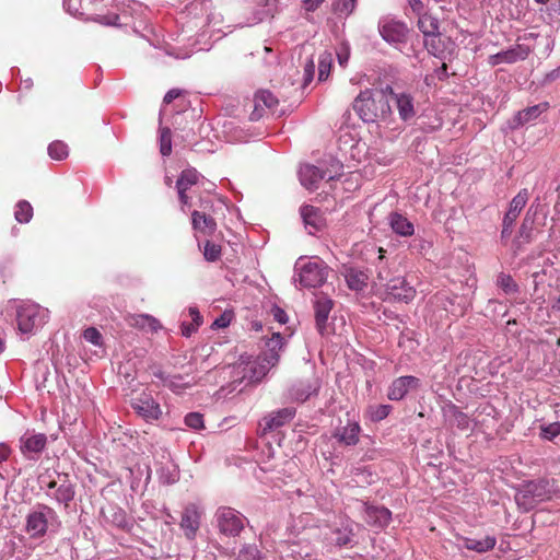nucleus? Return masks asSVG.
<instances>
[{
  "instance_id": "obj_1",
  "label": "nucleus",
  "mask_w": 560,
  "mask_h": 560,
  "mask_svg": "<svg viewBox=\"0 0 560 560\" xmlns=\"http://www.w3.org/2000/svg\"><path fill=\"white\" fill-rule=\"evenodd\" d=\"M388 93H393L389 84L361 91L353 101V110L364 122H388L393 114Z\"/></svg>"
},
{
  "instance_id": "obj_2",
  "label": "nucleus",
  "mask_w": 560,
  "mask_h": 560,
  "mask_svg": "<svg viewBox=\"0 0 560 560\" xmlns=\"http://www.w3.org/2000/svg\"><path fill=\"white\" fill-rule=\"evenodd\" d=\"M59 526L56 511L46 504H37L26 516L25 529L33 538L42 537L48 530L55 532Z\"/></svg>"
},
{
  "instance_id": "obj_3",
  "label": "nucleus",
  "mask_w": 560,
  "mask_h": 560,
  "mask_svg": "<svg viewBox=\"0 0 560 560\" xmlns=\"http://www.w3.org/2000/svg\"><path fill=\"white\" fill-rule=\"evenodd\" d=\"M551 495L552 490L548 480H530L516 491L515 502L521 510L529 512L537 504L551 499Z\"/></svg>"
},
{
  "instance_id": "obj_4",
  "label": "nucleus",
  "mask_w": 560,
  "mask_h": 560,
  "mask_svg": "<svg viewBox=\"0 0 560 560\" xmlns=\"http://www.w3.org/2000/svg\"><path fill=\"white\" fill-rule=\"evenodd\" d=\"M294 270L296 275L294 281H299L303 288L311 289L318 288L326 282L329 267L322 259L314 258L305 262L299 260Z\"/></svg>"
},
{
  "instance_id": "obj_5",
  "label": "nucleus",
  "mask_w": 560,
  "mask_h": 560,
  "mask_svg": "<svg viewBox=\"0 0 560 560\" xmlns=\"http://www.w3.org/2000/svg\"><path fill=\"white\" fill-rule=\"evenodd\" d=\"M283 347L284 340L281 334H272V336L266 341V350L253 363L252 378L259 381L268 373L271 368L276 366L280 360V352Z\"/></svg>"
},
{
  "instance_id": "obj_6",
  "label": "nucleus",
  "mask_w": 560,
  "mask_h": 560,
  "mask_svg": "<svg viewBox=\"0 0 560 560\" xmlns=\"http://www.w3.org/2000/svg\"><path fill=\"white\" fill-rule=\"evenodd\" d=\"M214 517L220 534L226 537L240 536L248 523L241 512L230 506H220Z\"/></svg>"
},
{
  "instance_id": "obj_7",
  "label": "nucleus",
  "mask_w": 560,
  "mask_h": 560,
  "mask_svg": "<svg viewBox=\"0 0 560 560\" xmlns=\"http://www.w3.org/2000/svg\"><path fill=\"white\" fill-rule=\"evenodd\" d=\"M47 319V310L32 302H22L16 308L19 330L23 334L32 332L40 327Z\"/></svg>"
},
{
  "instance_id": "obj_8",
  "label": "nucleus",
  "mask_w": 560,
  "mask_h": 560,
  "mask_svg": "<svg viewBox=\"0 0 560 560\" xmlns=\"http://www.w3.org/2000/svg\"><path fill=\"white\" fill-rule=\"evenodd\" d=\"M529 192L526 188L521 189L509 203L508 211L502 220L501 241H508L513 232L514 224L526 206Z\"/></svg>"
},
{
  "instance_id": "obj_9",
  "label": "nucleus",
  "mask_w": 560,
  "mask_h": 560,
  "mask_svg": "<svg viewBox=\"0 0 560 560\" xmlns=\"http://www.w3.org/2000/svg\"><path fill=\"white\" fill-rule=\"evenodd\" d=\"M336 171L335 174L320 170L319 167L312 164H304L299 170V178L306 189L314 190L318 187V183L322 179L332 180L337 177L338 171L342 168V165L337 163L334 165Z\"/></svg>"
},
{
  "instance_id": "obj_10",
  "label": "nucleus",
  "mask_w": 560,
  "mask_h": 560,
  "mask_svg": "<svg viewBox=\"0 0 560 560\" xmlns=\"http://www.w3.org/2000/svg\"><path fill=\"white\" fill-rule=\"evenodd\" d=\"M378 32L386 43L394 46L405 44L409 34V30L404 22L388 18L378 22Z\"/></svg>"
},
{
  "instance_id": "obj_11",
  "label": "nucleus",
  "mask_w": 560,
  "mask_h": 560,
  "mask_svg": "<svg viewBox=\"0 0 560 560\" xmlns=\"http://www.w3.org/2000/svg\"><path fill=\"white\" fill-rule=\"evenodd\" d=\"M360 504V511L365 523L374 528L383 529L392 521V512L381 505H372L369 502L355 500Z\"/></svg>"
},
{
  "instance_id": "obj_12",
  "label": "nucleus",
  "mask_w": 560,
  "mask_h": 560,
  "mask_svg": "<svg viewBox=\"0 0 560 560\" xmlns=\"http://www.w3.org/2000/svg\"><path fill=\"white\" fill-rule=\"evenodd\" d=\"M131 407L147 422L156 421L162 416L160 404L149 393H141L132 398Z\"/></svg>"
},
{
  "instance_id": "obj_13",
  "label": "nucleus",
  "mask_w": 560,
  "mask_h": 560,
  "mask_svg": "<svg viewBox=\"0 0 560 560\" xmlns=\"http://www.w3.org/2000/svg\"><path fill=\"white\" fill-rule=\"evenodd\" d=\"M532 49L525 44H515L505 50H501L497 54L490 55L487 62L491 67L499 65H513L518 61H523L528 58Z\"/></svg>"
},
{
  "instance_id": "obj_14",
  "label": "nucleus",
  "mask_w": 560,
  "mask_h": 560,
  "mask_svg": "<svg viewBox=\"0 0 560 560\" xmlns=\"http://www.w3.org/2000/svg\"><path fill=\"white\" fill-rule=\"evenodd\" d=\"M202 511L195 503L187 504L182 513L179 527L188 540H194L200 528Z\"/></svg>"
},
{
  "instance_id": "obj_15",
  "label": "nucleus",
  "mask_w": 560,
  "mask_h": 560,
  "mask_svg": "<svg viewBox=\"0 0 560 560\" xmlns=\"http://www.w3.org/2000/svg\"><path fill=\"white\" fill-rule=\"evenodd\" d=\"M20 451L31 460H36L47 444V436L44 433L25 432L19 440Z\"/></svg>"
},
{
  "instance_id": "obj_16",
  "label": "nucleus",
  "mask_w": 560,
  "mask_h": 560,
  "mask_svg": "<svg viewBox=\"0 0 560 560\" xmlns=\"http://www.w3.org/2000/svg\"><path fill=\"white\" fill-rule=\"evenodd\" d=\"M295 413L296 409L294 407H285L271 411L261 419L259 427L262 433L266 434L290 422L295 417Z\"/></svg>"
},
{
  "instance_id": "obj_17",
  "label": "nucleus",
  "mask_w": 560,
  "mask_h": 560,
  "mask_svg": "<svg viewBox=\"0 0 560 560\" xmlns=\"http://www.w3.org/2000/svg\"><path fill=\"white\" fill-rule=\"evenodd\" d=\"M387 299L408 303L416 296V290L410 285L405 278L395 277L386 283Z\"/></svg>"
},
{
  "instance_id": "obj_18",
  "label": "nucleus",
  "mask_w": 560,
  "mask_h": 560,
  "mask_svg": "<svg viewBox=\"0 0 560 560\" xmlns=\"http://www.w3.org/2000/svg\"><path fill=\"white\" fill-rule=\"evenodd\" d=\"M319 387V380L315 376L298 380L289 388V397L294 401L304 402L311 396L317 395Z\"/></svg>"
},
{
  "instance_id": "obj_19",
  "label": "nucleus",
  "mask_w": 560,
  "mask_h": 560,
  "mask_svg": "<svg viewBox=\"0 0 560 560\" xmlns=\"http://www.w3.org/2000/svg\"><path fill=\"white\" fill-rule=\"evenodd\" d=\"M421 386V381L412 375H406L395 378L388 387L387 398L389 400H401L409 390L417 389Z\"/></svg>"
},
{
  "instance_id": "obj_20",
  "label": "nucleus",
  "mask_w": 560,
  "mask_h": 560,
  "mask_svg": "<svg viewBox=\"0 0 560 560\" xmlns=\"http://www.w3.org/2000/svg\"><path fill=\"white\" fill-rule=\"evenodd\" d=\"M533 206L527 210L523 219L515 238L512 241V249L515 255L520 254L524 246L533 242L534 214H532Z\"/></svg>"
},
{
  "instance_id": "obj_21",
  "label": "nucleus",
  "mask_w": 560,
  "mask_h": 560,
  "mask_svg": "<svg viewBox=\"0 0 560 560\" xmlns=\"http://www.w3.org/2000/svg\"><path fill=\"white\" fill-rule=\"evenodd\" d=\"M390 96V101L394 102L396 109L398 112L399 118L407 122L415 118L417 112L415 106V98L410 93L405 91L396 92L393 89V93H388Z\"/></svg>"
},
{
  "instance_id": "obj_22",
  "label": "nucleus",
  "mask_w": 560,
  "mask_h": 560,
  "mask_svg": "<svg viewBox=\"0 0 560 560\" xmlns=\"http://www.w3.org/2000/svg\"><path fill=\"white\" fill-rule=\"evenodd\" d=\"M361 427L355 420H348L345 425L337 427L332 432L335 439L340 445L355 446L360 441Z\"/></svg>"
},
{
  "instance_id": "obj_23",
  "label": "nucleus",
  "mask_w": 560,
  "mask_h": 560,
  "mask_svg": "<svg viewBox=\"0 0 560 560\" xmlns=\"http://www.w3.org/2000/svg\"><path fill=\"white\" fill-rule=\"evenodd\" d=\"M334 307V301L327 295H317L314 301L315 324L317 331L323 336L327 332V322Z\"/></svg>"
},
{
  "instance_id": "obj_24",
  "label": "nucleus",
  "mask_w": 560,
  "mask_h": 560,
  "mask_svg": "<svg viewBox=\"0 0 560 560\" xmlns=\"http://www.w3.org/2000/svg\"><path fill=\"white\" fill-rule=\"evenodd\" d=\"M443 417L445 422L455 427L462 431L468 430L470 427L469 417L463 412L455 404L448 401L442 408Z\"/></svg>"
},
{
  "instance_id": "obj_25",
  "label": "nucleus",
  "mask_w": 560,
  "mask_h": 560,
  "mask_svg": "<svg viewBox=\"0 0 560 560\" xmlns=\"http://www.w3.org/2000/svg\"><path fill=\"white\" fill-rule=\"evenodd\" d=\"M278 98L268 90H260L254 96V110L250 120H258L264 116L265 109H273Z\"/></svg>"
},
{
  "instance_id": "obj_26",
  "label": "nucleus",
  "mask_w": 560,
  "mask_h": 560,
  "mask_svg": "<svg viewBox=\"0 0 560 560\" xmlns=\"http://www.w3.org/2000/svg\"><path fill=\"white\" fill-rule=\"evenodd\" d=\"M354 523L352 521L341 522L340 526L331 532V541L337 547H352L354 544Z\"/></svg>"
},
{
  "instance_id": "obj_27",
  "label": "nucleus",
  "mask_w": 560,
  "mask_h": 560,
  "mask_svg": "<svg viewBox=\"0 0 560 560\" xmlns=\"http://www.w3.org/2000/svg\"><path fill=\"white\" fill-rule=\"evenodd\" d=\"M75 495L74 485L68 480V476L65 475V480L58 485L54 491H49L48 498L55 501L59 505H63L68 509L70 503L73 501Z\"/></svg>"
},
{
  "instance_id": "obj_28",
  "label": "nucleus",
  "mask_w": 560,
  "mask_h": 560,
  "mask_svg": "<svg viewBox=\"0 0 560 560\" xmlns=\"http://www.w3.org/2000/svg\"><path fill=\"white\" fill-rule=\"evenodd\" d=\"M300 213L310 234L314 235L322 229L324 220L318 208L311 205H304L301 207Z\"/></svg>"
},
{
  "instance_id": "obj_29",
  "label": "nucleus",
  "mask_w": 560,
  "mask_h": 560,
  "mask_svg": "<svg viewBox=\"0 0 560 560\" xmlns=\"http://www.w3.org/2000/svg\"><path fill=\"white\" fill-rule=\"evenodd\" d=\"M548 107L549 104L547 102H542L517 112L513 118L512 127L518 128L537 119L544 112L548 109Z\"/></svg>"
},
{
  "instance_id": "obj_30",
  "label": "nucleus",
  "mask_w": 560,
  "mask_h": 560,
  "mask_svg": "<svg viewBox=\"0 0 560 560\" xmlns=\"http://www.w3.org/2000/svg\"><path fill=\"white\" fill-rule=\"evenodd\" d=\"M192 229L205 234L212 235L217 230V222L205 211L194 210L191 212Z\"/></svg>"
},
{
  "instance_id": "obj_31",
  "label": "nucleus",
  "mask_w": 560,
  "mask_h": 560,
  "mask_svg": "<svg viewBox=\"0 0 560 560\" xmlns=\"http://www.w3.org/2000/svg\"><path fill=\"white\" fill-rule=\"evenodd\" d=\"M101 513L107 523L118 528H126L128 526L126 512L117 505L108 504L101 510Z\"/></svg>"
},
{
  "instance_id": "obj_32",
  "label": "nucleus",
  "mask_w": 560,
  "mask_h": 560,
  "mask_svg": "<svg viewBox=\"0 0 560 560\" xmlns=\"http://www.w3.org/2000/svg\"><path fill=\"white\" fill-rule=\"evenodd\" d=\"M347 285L353 291H363L368 287L369 276L365 271L349 267L345 271Z\"/></svg>"
},
{
  "instance_id": "obj_33",
  "label": "nucleus",
  "mask_w": 560,
  "mask_h": 560,
  "mask_svg": "<svg viewBox=\"0 0 560 560\" xmlns=\"http://www.w3.org/2000/svg\"><path fill=\"white\" fill-rule=\"evenodd\" d=\"M389 225L392 230L400 236H411L415 233L413 224L401 213L393 212L389 214Z\"/></svg>"
},
{
  "instance_id": "obj_34",
  "label": "nucleus",
  "mask_w": 560,
  "mask_h": 560,
  "mask_svg": "<svg viewBox=\"0 0 560 560\" xmlns=\"http://www.w3.org/2000/svg\"><path fill=\"white\" fill-rule=\"evenodd\" d=\"M497 545V538L494 536H486L482 539H476L470 537H465L463 539V546L471 551L478 553H485L487 551L492 550Z\"/></svg>"
},
{
  "instance_id": "obj_35",
  "label": "nucleus",
  "mask_w": 560,
  "mask_h": 560,
  "mask_svg": "<svg viewBox=\"0 0 560 560\" xmlns=\"http://www.w3.org/2000/svg\"><path fill=\"white\" fill-rule=\"evenodd\" d=\"M457 299V295H450L446 292H440L434 295V300L438 305L442 306L445 311L454 316H460L464 314L465 308L460 304L455 306V301Z\"/></svg>"
},
{
  "instance_id": "obj_36",
  "label": "nucleus",
  "mask_w": 560,
  "mask_h": 560,
  "mask_svg": "<svg viewBox=\"0 0 560 560\" xmlns=\"http://www.w3.org/2000/svg\"><path fill=\"white\" fill-rule=\"evenodd\" d=\"M418 28L423 34L424 38L440 35V23L436 18L431 14L423 13L419 15Z\"/></svg>"
},
{
  "instance_id": "obj_37",
  "label": "nucleus",
  "mask_w": 560,
  "mask_h": 560,
  "mask_svg": "<svg viewBox=\"0 0 560 560\" xmlns=\"http://www.w3.org/2000/svg\"><path fill=\"white\" fill-rule=\"evenodd\" d=\"M200 178L202 176L195 168H186L182 171L180 175L176 182V189H182L183 191H188L194 186L199 185Z\"/></svg>"
},
{
  "instance_id": "obj_38",
  "label": "nucleus",
  "mask_w": 560,
  "mask_h": 560,
  "mask_svg": "<svg viewBox=\"0 0 560 560\" xmlns=\"http://www.w3.org/2000/svg\"><path fill=\"white\" fill-rule=\"evenodd\" d=\"M131 325L140 329H147L151 332H156L162 328L160 322L149 314H139L133 316L131 319Z\"/></svg>"
},
{
  "instance_id": "obj_39",
  "label": "nucleus",
  "mask_w": 560,
  "mask_h": 560,
  "mask_svg": "<svg viewBox=\"0 0 560 560\" xmlns=\"http://www.w3.org/2000/svg\"><path fill=\"white\" fill-rule=\"evenodd\" d=\"M235 560H266L265 556L254 544H244L238 549Z\"/></svg>"
},
{
  "instance_id": "obj_40",
  "label": "nucleus",
  "mask_w": 560,
  "mask_h": 560,
  "mask_svg": "<svg viewBox=\"0 0 560 560\" xmlns=\"http://www.w3.org/2000/svg\"><path fill=\"white\" fill-rule=\"evenodd\" d=\"M393 407L387 404H381V405H370L366 408V417L372 422H380L388 417Z\"/></svg>"
},
{
  "instance_id": "obj_41",
  "label": "nucleus",
  "mask_w": 560,
  "mask_h": 560,
  "mask_svg": "<svg viewBox=\"0 0 560 560\" xmlns=\"http://www.w3.org/2000/svg\"><path fill=\"white\" fill-rule=\"evenodd\" d=\"M158 475L163 485H173L179 479V470L174 464L162 466Z\"/></svg>"
},
{
  "instance_id": "obj_42",
  "label": "nucleus",
  "mask_w": 560,
  "mask_h": 560,
  "mask_svg": "<svg viewBox=\"0 0 560 560\" xmlns=\"http://www.w3.org/2000/svg\"><path fill=\"white\" fill-rule=\"evenodd\" d=\"M424 46L431 55L440 59L444 58L445 47L440 35H433L424 38Z\"/></svg>"
},
{
  "instance_id": "obj_43",
  "label": "nucleus",
  "mask_w": 560,
  "mask_h": 560,
  "mask_svg": "<svg viewBox=\"0 0 560 560\" xmlns=\"http://www.w3.org/2000/svg\"><path fill=\"white\" fill-rule=\"evenodd\" d=\"M332 65V55L329 51H323L318 58V81L328 79Z\"/></svg>"
},
{
  "instance_id": "obj_44",
  "label": "nucleus",
  "mask_w": 560,
  "mask_h": 560,
  "mask_svg": "<svg viewBox=\"0 0 560 560\" xmlns=\"http://www.w3.org/2000/svg\"><path fill=\"white\" fill-rule=\"evenodd\" d=\"M14 217L20 223H28L33 218V208L31 203L26 200L19 201L15 207Z\"/></svg>"
},
{
  "instance_id": "obj_45",
  "label": "nucleus",
  "mask_w": 560,
  "mask_h": 560,
  "mask_svg": "<svg viewBox=\"0 0 560 560\" xmlns=\"http://www.w3.org/2000/svg\"><path fill=\"white\" fill-rule=\"evenodd\" d=\"M497 285L505 293V294H514L517 293L520 288L518 284L514 281L512 276L501 272L497 278Z\"/></svg>"
},
{
  "instance_id": "obj_46",
  "label": "nucleus",
  "mask_w": 560,
  "mask_h": 560,
  "mask_svg": "<svg viewBox=\"0 0 560 560\" xmlns=\"http://www.w3.org/2000/svg\"><path fill=\"white\" fill-rule=\"evenodd\" d=\"M357 4V0H336L331 5V10L338 16H349Z\"/></svg>"
},
{
  "instance_id": "obj_47",
  "label": "nucleus",
  "mask_w": 560,
  "mask_h": 560,
  "mask_svg": "<svg viewBox=\"0 0 560 560\" xmlns=\"http://www.w3.org/2000/svg\"><path fill=\"white\" fill-rule=\"evenodd\" d=\"M68 154V145L62 141L56 140L48 145V155L54 160L61 161Z\"/></svg>"
},
{
  "instance_id": "obj_48",
  "label": "nucleus",
  "mask_w": 560,
  "mask_h": 560,
  "mask_svg": "<svg viewBox=\"0 0 560 560\" xmlns=\"http://www.w3.org/2000/svg\"><path fill=\"white\" fill-rule=\"evenodd\" d=\"M160 152L163 156L172 153V136L168 127L160 128Z\"/></svg>"
},
{
  "instance_id": "obj_49",
  "label": "nucleus",
  "mask_w": 560,
  "mask_h": 560,
  "mask_svg": "<svg viewBox=\"0 0 560 560\" xmlns=\"http://www.w3.org/2000/svg\"><path fill=\"white\" fill-rule=\"evenodd\" d=\"M560 434V422H552L540 427V438L544 440L552 441Z\"/></svg>"
},
{
  "instance_id": "obj_50",
  "label": "nucleus",
  "mask_w": 560,
  "mask_h": 560,
  "mask_svg": "<svg viewBox=\"0 0 560 560\" xmlns=\"http://www.w3.org/2000/svg\"><path fill=\"white\" fill-rule=\"evenodd\" d=\"M431 242L422 236H416L409 244L410 250L424 255L431 248Z\"/></svg>"
},
{
  "instance_id": "obj_51",
  "label": "nucleus",
  "mask_w": 560,
  "mask_h": 560,
  "mask_svg": "<svg viewBox=\"0 0 560 560\" xmlns=\"http://www.w3.org/2000/svg\"><path fill=\"white\" fill-rule=\"evenodd\" d=\"M185 424L194 430L203 428V416L200 412H189L185 417Z\"/></svg>"
},
{
  "instance_id": "obj_52",
  "label": "nucleus",
  "mask_w": 560,
  "mask_h": 560,
  "mask_svg": "<svg viewBox=\"0 0 560 560\" xmlns=\"http://www.w3.org/2000/svg\"><path fill=\"white\" fill-rule=\"evenodd\" d=\"M221 247L214 243L207 242L205 245L203 256L208 261H215L220 258Z\"/></svg>"
},
{
  "instance_id": "obj_53",
  "label": "nucleus",
  "mask_w": 560,
  "mask_h": 560,
  "mask_svg": "<svg viewBox=\"0 0 560 560\" xmlns=\"http://www.w3.org/2000/svg\"><path fill=\"white\" fill-rule=\"evenodd\" d=\"M38 481H39L40 488L44 490L47 498H48L49 491H54L58 487L57 481L51 478V475L48 471L46 474L39 476Z\"/></svg>"
},
{
  "instance_id": "obj_54",
  "label": "nucleus",
  "mask_w": 560,
  "mask_h": 560,
  "mask_svg": "<svg viewBox=\"0 0 560 560\" xmlns=\"http://www.w3.org/2000/svg\"><path fill=\"white\" fill-rule=\"evenodd\" d=\"M315 74V62L313 57L308 58L304 63L303 72V88H306L314 79Z\"/></svg>"
},
{
  "instance_id": "obj_55",
  "label": "nucleus",
  "mask_w": 560,
  "mask_h": 560,
  "mask_svg": "<svg viewBox=\"0 0 560 560\" xmlns=\"http://www.w3.org/2000/svg\"><path fill=\"white\" fill-rule=\"evenodd\" d=\"M337 59L338 63L345 68L348 65L350 58V45L346 42H342L337 48Z\"/></svg>"
},
{
  "instance_id": "obj_56",
  "label": "nucleus",
  "mask_w": 560,
  "mask_h": 560,
  "mask_svg": "<svg viewBox=\"0 0 560 560\" xmlns=\"http://www.w3.org/2000/svg\"><path fill=\"white\" fill-rule=\"evenodd\" d=\"M84 339L94 345V346H101L102 345V334L95 328V327H89L83 332Z\"/></svg>"
},
{
  "instance_id": "obj_57",
  "label": "nucleus",
  "mask_w": 560,
  "mask_h": 560,
  "mask_svg": "<svg viewBox=\"0 0 560 560\" xmlns=\"http://www.w3.org/2000/svg\"><path fill=\"white\" fill-rule=\"evenodd\" d=\"M232 319L231 313L224 312L212 323L213 328H225L230 325Z\"/></svg>"
},
{
  "instance_id": "obj_58",
  "label": "nucleus",
  "mask_w": 560,
  "mask_h": 560,
  "mask_svg": "<svg viewBox=\"0 0 560 560\" xmlns=\"http://www.w3.org/2000/svg\"><path fill=\"white\" fill-rule=\"evenodd\" d=\"M325 0H302V7L306 12H315Z\"/></svg>"
},
{
  "instance_id": "obj_59",
  "label": "nucleus",
  "mask_w": 560,
  "mask_h": 560,
  "mask_svg": "<svg viewBox=\"0 0 560 560\" xmlns=\"http://www.w3.org/2000/svg\"><path fill=\"white\" fill-rule=\"evenodd\" d=\"M178 199L182 206V211H186V208H190L192 206L191 198L187 195V191H183L182 189H177Z\"/></svg>"
},
{
  "instance_id": "obj_60",
  "label": "nucleus",
  "mask_w": 560,
  "mask_h": 560,
  "mask_svg": "<svg viewBox=\"0 0 560 560\" xmlns=\"http://www.w3.org/2000/svg\"><path fill=\"white\" fill-rule=\"evenodd\" d=\"M182 94H183V90H180V89H172V90H170V91L165 94V96H164V98H163V102H164V104H170V103H172L174 100H176V98L180 97V96H182Z\"/></svg>"
},
{
  "instance_id": "obj_61",
  "label": "nucleus",
  "mask_w": 560,
  "mask_h": 560,
  "mask_svg": "<svg viewBox=\"0 0 560 560\" xmlns=\"http://www.w3.org/2000/svg\"><path fill=\"white\" fill-rule=\"evenodd\" d=\"M189 315L192 320L191 324L196 325V328L198 329L199 326L202 324V317L197 307H189Z\"/></svg>"
},
{
  "instance_id": "obj_62",
  "label": "nucleus",
  "mask_w": 560,
  "mask_h": 560,
  "mask_svg": "<svg viewBox=\"0 0 560 560\" xmlns=\"http://www.w3.org/2000/svg\"><path fill=\"white\" fill-rule=\"evenodd\" d=\"M183 380V377L180 375H174L172 377H168L167 382H166V385L172 389V390H177L179 388H182L183 386L180 385V381Z\"/></svg>"
},
{
  "instance_id": "obj_63",
  "label": "nucleus",
  "mask_w": 560,
  "mask_h": 560,
  "mask_svg": "<svg viewBox=\"0 0 560 560\" xmlns=\"http://www.w3.org/2000/svg\"><path fill=\"white\" fill-rule=\"evenodd\" d=\"M180 328H182V335L187 338L197 331L196 325H194L191 323L184 322V323H182Z\"/></svg>"
},
{
  "instance_id": "obj_64",
  "label": "nucleus",
  "mask_w": 560,
  "mask_h": 560,
  "mask_svg": "<svg viewBox=\"0 0 560 560\" xmlns=\"http://www.w3.org/2000/svg\"><path fill=\"white\" fill-rule=\"evenodd\" d=\"M435 73V77L440 80V81H443L445 80L447 77H448V72H447V66L445 62L442 63V66L438 67L434 71Z\"/></svg>"
}]
</instances>
